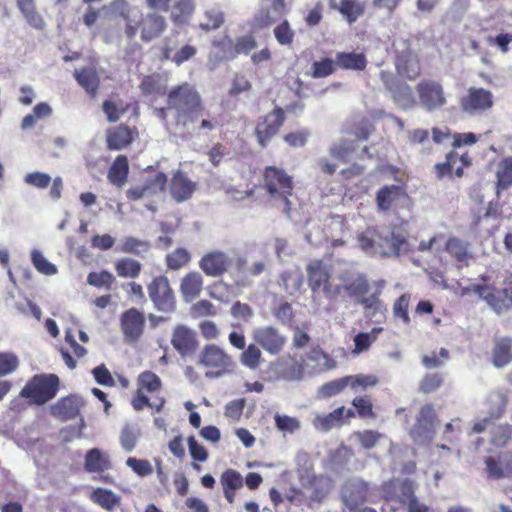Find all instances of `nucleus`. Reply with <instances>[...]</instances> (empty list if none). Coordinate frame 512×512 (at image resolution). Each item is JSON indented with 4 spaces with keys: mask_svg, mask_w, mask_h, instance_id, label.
I'll use <instances>...</instances> for the list:
<instances>
[{
    "mask_svg": "<svg viewBox=\"0 0 512 512\" xmlns=\"http://www.w3.org/2000/svg\"><path fill=\"white\" fill-rule=\"evenodd\" d=\"M263 188L267 194L273 198L284 202L285 211L289 213L291 210V202L289 198L293 195L294 181L284 169L277 166H266L262 173Z\"/></svg>",
    "mask_w": 512,
    "mask_h": 512,
    "instance_id": "3",
    "label": "nucleus"
},
{
    "mask_svg": "<svg viewBox=\"0 0 512 512\" xmlns=\"http://www.w3.org/2000/svg\"><path fill=\"white\" fill-rule=\"evenodd\" d=\"M19 358L12 352H0V377L12 374L19 367Z\"/></svg>",
    "mask_w": 512,
    "mask_h": 512,
    "instance_id": "58",
    "label": "nucleus"
},
{
    "mask_svg": "<svg viewBox=\"0 0 512 512\" xmlns=\"http://www.w3.org/2000/svg\"><path fill=\"white\" fill-rule=\"evenodd\" d=\"M335 61L330 58H323L312 64V76L314 78H324L334 73Z\"/></svg>",
    "mask_w": 512,
    "mask_h": 512,
    "instance_id": "63",
    "label": "nucleus"
},
{
    "mask_svg": "<svg viewBox=\"0 0 512 512\" xmlns=\"http://www.w3.org/2000/svg\"><path fill=\"white\" fill-rule=\"evenodd\" d=\"M193 0H177L171 14L174 23H183L194 12Z\"/></svg>",
    "mask_w": 512,
    "mask_h": 512,
    "instance_id": "49",
    "label": "nucleus"
},
{
    "mask_svg": "<svg viewBox=\"0 0 512 512\" xmlns=\"http://www.w3.org/2000/svg\"><path fill=\"white\" fill-rule=\"evenodd\" d=\"M149 248V244L146 241L139 240L135 237H126L121 245L120 251L123 253H129L134 255H140L142 252H146Z\"/></svg>",
    "mask_w": 512,
    "mask_h": 512,
    "instance_id": "60",
    "label": "nucleus"
},
{
    "mask_svg": "<svg viewBox=\"0 0 512 512\" xmlns=\"http://www.w3.org/2000/svg\"><path fill=\"white\" fill-rule=\"evenodd\" d=\"M147 292L156 310L164 313L174 312L177 305L176 295L167 276L154 277L147 285Z\"/></svg>",
    "mask_w": 512,
    "mask_h": 512,
    "instance_id": "8",
    "label": "nucleus"
},
{
    "mask_svg": "<svg viewBox=\"0 0 512 512\" xmlns=\"http://www.w3.org/2000/svg\"><path fill=\"white\" fill-rule=\"evenodd\" d=\"M352 405L355 407V414L362 419H373L376 414L373 410V403L368 396L355 397L352 400Z\"/></svg>",
    "mask_w": 512,
    "mask_h": 512,
    "instance_id": "53",
    "label": "nucleus"
},
{
    "mask_svg": "<svg viewBox=\"0 0 512 512\" xmlns=\"http://www.w3.org/2000/svg\"><path fill=\"white\" fill-rule=\"evenodd\" d=\"M344 289L349 296L360 298L369 292L370 284L366 276L358 275L356 278L346 283Z\"/></svg>",
    "mask_w": 512,
    "mask_h": 512,
    "instance_id": "50",
    "label": "nucleus"
},
{
    "mask_svg": "<svg viewBox=\"0 0 512 512\" xmlns=\"http://www.w3.org/2000/svg\"><path fill=\"white\" fill-rule=\"evenodd\" d=\"M488 479L499 480L512 477V451H501L484 458Z\"/></svg>",
    "mask_w": 512,
    "mask_h": 512,
    "instance_id": "18",
    "label": "nucleus"
},
{
    "mask_svg": "<svg viewBox=\"0 0 512 512\" xmlns=\"http://www.w3.org/2000/svg\"><path fill=\"white\" fill-rule=\"evenodd\" d=\"M73 76L90 98H95L97 96L100 87V77L94 67H82L80 69H75Z\"/></svg>",
    "mask_w": 512,
    "mask_h": 512,
    "instance_id": "28",
    "label": "nucleus"
},
{
    "mask_svg": "<svg viewBox=\"0 0 512 512\" xmlns=\"http://www.w3.org/2000/svg\"><path fill=\"white\" fill-rule=\"evenodd\" d=\"M88 284L97 287V288H106L110 290L113 283L115 282V277L109 271L102 270L100 272H90L87 276Z\"/></svg>",
    "mask_w": 512,
    "mask_h": 512,
    "instance_id": "55",
    "label": "nucleus"
},
{
    "mask_svg": "<svg viewBox=\"0 0 512 512\" xmlns=\"http://www.w3.org/2000/svg\"><path fill=\"white\" fill-rule=\"evenodd\" d=\"M307 284L314 294L322 293L333 299L340 293V286L331 283V268L323 260L315 259L306 266Z\"/></svg>",
    "mask_w": 512,
    "mask_h": 512,
    "instance_id": "5",
    "label": "nucleus"
},
{
    "mask_svg": "<svg viewBox=\"0 0 512 512\" xmlns=\"http://www.w3.org/2000/svg\"><path fill=\"white\" fill-rule=\"evenodd\" d=\"M257 344H249L240 355V362L243 366L255 370L263 361L262 352Z\"/></svg>",
    "mask_w": 512,
    "mask_h": 512,
    "instance_id": "44",
    "label": "nucleus"
},
{
    "mask_svg": "<svg viewBox=\"0 0 512 512\" xmlns=\"http://www.w3.org/2000/svg\"><path fill=\"white\" fill-rule=\"evenodd\" d=\"M512 440V426L499 425L491 431L490 443L496 448L505 447Z\"/></svg>",
    "mask_w": 512,
    "mask_h": 512,
    "instance_id": "51",
    "label": "nucleus"
},
{
    "mask_svg": "<svg viewBox=\"0 0 512 512\" xmlns=\"http://www.w3.org/2000/svg\"><path fill=\"white\" fill-rule=\"evenodd\" d=\"M376 227H368L357 236L358 245L365 253L376 255Z\"/></svg>",
    "mask_w": 512,
    "mask_h": 512,
    "instance_id": "52",
    "label": "nucleus"
},
{
    "mask_svg": "<svg viewBox=\"0 0 512 512\" xmlns=\"http://www.w3.org/2000/svg\"><path fill=\"white\" fill-rule=\"evenodd\" d=\"M383 328L375 327L369 333H358L354 337V353H361L370 348L371 344L376 341L380 332H382Z\"/></svg>",
    "mask_w": 512,
    "mask_h": 512,
    "instance_id": "48",
    "label": "nucleus"
},
{
    "mask_svg": "<svg viewBox=\"0 0 512 512\" xmlns=\"http://www.w3.org/2000/svg\"><path fill=\"white\" fill-rule=\"evenodd\" d=\"M203 289V277L197 271L187 273L180 282V293L186 302L199 297Z\"/></svg>",
    "mask_w": 512,
    "mask_h": 512,
    "instance_id": "29",
    "label": "nucleus"
},
{
    "mask_svg": "<svg viewBox=\"0 0 512 512\" xmlns=\"http://www.w3.org/2000/svg\"><path fill=\"white\" fill-rule=\"evenodd\" d=\"M443 384V377L439 373L426 374L419 383V391L430 394L439 389Z\"/></svg>",
    "mask_w": 512,
    "mask_h": 512,
    "instance_id": "59",
    "label": "nucleus"
},
{
    "mask_svg": "<svg viewBox=\"0 0 512 512\" xmlns=\"http://www.w3.org/2000/svg\"><path fill=\"white\" fill-rule=\"evenodd\" d=\"M198 264L206 276L218 278L229 271L232 265V258L224 251L211 250L201 257Z\"/></svg>",
    "mask_w": 512,
    "mask_h": 512,
    "instance_id": "13",
    "label": "nucleus"
},
{
    "mask_svg": "<svg viewBox=\"0 0 512 512\" xmlns=\"http://www.w3.org/2000/svg\"><path fill=\"white\" fill-rule=\"evenodd\" d=\"M356 416L352 409H345L344 406L334 409L325 415H318L314 420V426L323 431H329L334 427H341L351 418Z\"/></svg>",
    "mask_w": 512,
    "mask_h": 512,
    "instance_id": "25",
    "label": "nucleus"
},
{
    "mask_svg": "<svg viewBox=\"0 0 512 512\" xmlns=\"http://www.w3.org/2000/svg\"><path fill=\"white\" fill-rule=\"evenodd\" d=\"M376 255L380 257L399 256L407 245L405 236L394 231H384L376 228Z\"/></svg>",
    "mask_w": 512,
    "mask_h": 512,
    "instance_id": "16",
    "label": "nucleus"
},
{
    "mask_svg": "<svg viewBox=\"0 0 512 512\" xmlns=\"http://www.w3.org/2000/svg\"><path fill=\"white\" fill-rule=\"evenodd\" d=\"M220 482L225 499L230 504L234 503L236 491L243 486V478L241 474L234 469H227L222 473Z\"/></svg>",
    "mask_w": 512,
    "mask_h": 512,
    "instance_id": "33",
    "label": "nucleus"
},
{
    "mask_svg": "<svg viewBox=\"0 0 512 512\" xmlns=\"http://www.w3.org/2000/svg\"><path fill=\"white\" fill-rule=\"evenodd\" d=\"M393 47L397 74L410 81L416 80L421 75L422 69L419 57L412 50L410 42L401 38L394 41Z\"/></svg>",
    "mask_w": 512,
    "mask_h": 512,
    "instance_id": "6",
    "label": "nucleus"
},
{
    "mask_svg": "<svg viewBox=\"0 0 512 512\" xmlns=\"http://www.w3.org/2000/svg\"><path fill=\"white\" fill-rule=\"evenodd\" d=\"M141 270V263L133 258H121L115 263V271L121 278H137Z\"/></svg>",
    "mask_w": 512,
    "mask_h": 512,
    "instance_id": "41",
    "label": "nucleus"
},
{
    "mask_svg": "<svg viewBox=\"0 0 512 512\" xmlns=\"http://www.w3.org/2000/svg\"><path fill=\"white\" fill-rule=\"evenodd\" d=\"M377 376L372 374H357L344 376L323 384L320 393L323 397L329 398L343 392L350 387L354 392L365 391L378 384Z\"/></svg>",
    "mask_w": 512,
    "mask_h": 512,
    "instance_id": "7",
    "label": "nucleus"
},
{
    "mask_svg": "<svg viewBox=\"0 0 512 512\" xmlns=\"http://www.w3.org/2000/svg\"><path fill=\"white\" fill-rule=\"evenodd\" d=\"M84 468L88 473L101 474L112 468L110 456L99 448L88 450L84 458Z\"/></svg>",
    "mask_w": 512,
    "mask_h": 512,
    "instance_id": "27",
    "label": "nucleus"
},
{
    "mask_svg": "<svg viewBox=\"0 0 512 512\" xmlns=\"http://www.w3.org/2000/svg\"><path fill=\"white\" fill-rule=\"evenodd\" d=\"M215 45L222 51L224 59L233 60L239 55H249L257 47V40L253 34H245L234 41L226 37Z\"/></svg>",
    "mask_w": 512,
    "mask_h": 512,
    "instance_id": "14",
    "label": "nucleus"
},
{
    "mask_svg": "<svg viewBox=\"0 0 512 512\" xmlns=\"http://www.w3.org/2000/svg\"><path fill=\"white\" fill-rule=\"evenodd\" d=\"M90 500L107 511L114 510L121 503V497L106 488L94 489L90 495Z\"/></svg>",
    "mask_w": 512,
    "mask_h": 512,
    "instance_id": "38",
    "label": "nucleus"
},
{
    "mask_svg": "<svg viewBox=\"0 0 512 512\" xmlns=\"http://www.w3.org/2000/svg\"><path fill=\"white\" fill-rule=\"evenodd\" d=\"M126 465L140 477H146L153 473V467L147 459L129 457L126 460Z\"/></svg>",
    "mask_w": 512,
    "mask_h": 512,
    "instance_id": "64",
    "label": "nucleus"
},
{
    "mask_svg": "<svg viewBox=\"0 0 512 512\" xmlns=\"http://www.w3.org/2000/svg\"><path fill=\"white\" fill-rule=\"evenodd\" d=\"M495 186L498 194L512 186V157H504L498 163Z\"/></svg>",
    "mask_w": 512,
    "mask_h": 512,
    "instance_id": "39",
    "label": "nucleus"
},
{
    "mask_svg": "<svg viewBox=\"0 0 512 512\" xmlns=\"http://www.w3.org/2000/svg\"><path fill=\"white\" fill-rule=\"evenodd\" d=\"M84 404L85 402L80 396L70 394L59 398L51 405L50 414L63 422L73 420L80 416Z\"/></svg>",
    "mask_w": 512,
    "mask_h": 512,
    "instance_id": "21",
    "label": "nucleus"
},
{
    "mask_svg": "<svg viewBox=\"0 0 512 512\" xmlns=\"http://www.w3.org/2000/svg\"><path fill=\"white\" fill-rule=\"evenodd\" d=\"M436 413L431 404L424 405L417 416L416 423L410 430L414 442L422 443L431 439Z\"/></svg>",
    "mask_w": 512,
    "mask_h": 512,
    "instance_id": "22",
    "label": "nucleus"
},
{
    "mask_svg": "<svg viewBox=\"0 0 512 512\" xmlns=\"http://www.w3.org/2000/svg\"><path fill=\"white\" fill-rule=\"evenodd\" d=\"M335 64L343 70L363 71L367 66V59L363 53L338 52Z\"/></svg>",
    "mask_w": 512,
    "mask_h": 512,
    "instance_id": "36",
    "label": "nucleus"
},
{
    "mask_svg": "<svg viewBox=\"0 0 512 512\" xmlns=\"http://www.w3.org/2000/svg\"><path fill=\"white\" fill-rule=\"evenodd\" d=\"M404 195L402 187L385 185L376 193V204L379 210L388 211Z\"/></svg>",
    "mask_w": 512,
    "mask_h": 512,
    "instance_id": "34",
    "label": "nucleus"
},
{
    "mask_svg": "<svg viewBox=\"0 0 512 512\" xmlns=\"http://www.w3.org/2000/svg\"><path fill=\"white\" fill-rule=\"evenodd\" d=\"M129 175V161L126 155H118L108 169V181L119 188L123 187Z\"/></svg>",
    "mask_w": 512,
    "mask_h": 512,
    "instance_id": "31",
    "label": "nucleus"
},
{
    "mask_svg": "<svg viewBox=\"0 0 512 512\" xmlns=\"http://www.w3.org/2000/svg\"><path fill=\"white\" fill-rule=\"evenodd\" d=\"M253 339L271 355L281 353L287 343V337L273 326H264L254 330Z\"/></svg>",
    "mask_w": 512,
    "mask_h": 512,
    "instance_id": "15",
    "label": "nucleus"
},
{
    "mask_svg": "<svg viewBox=\"0 0 512 512\" xmlns=\"http://www.w3.org/2000/svg\"><path fill=\"white\" fill-rule=\"evenodd\" d=\"M60 389V379L54 373L36 374L20 391V396L31 404L42 406L54 399Z\"/></svg>",
    "mask_w": 512,
    "mask_h": 512,
    "instance_id": "2",
    "label": "nucleus"
},
{
    "mask_svg": "<svg viewBox=\"0 0 512 512\" xmlns=\"http://www.w3.org/2000/svg\"><path fill=\"white\" fill-rule=\"evenodd\" d=\"M196 190V183L188 178L182 171L173 174L170 183V194L172 198L180 203L192 197Z\"/></svg>",
    "mask_w": 512,
    "mask_h": 512,
    "instance_id": "26",
    "label": "nucleus"
},
{
    "mask_svg": "<svg viewBox=\"0 0 512 512\" xmlns=\"http://www.w3.org/2000/svg\"><path fill=\"white\" fill-rule=\"evenodd\" d=\"M131 404L136 411H141L145 407H150L159 412L161 411L165 404V399L160 397L156 398L153 402H151L147 395L141 391V389H137L136 393L134 394L131 400Z\"/></svg>",
    "mask_w": 512,
    "mask_h": 512,
    "instance_id": "46",
    "label": "nucleus"
},
{
    "mask_svg": "<svg viewBox=\"0 0 512 512\" xmlns=\"http://www.w3.org/2000/svg\"><path fill=\"white\" fill-rule=\"evenodd\" d=\"M512 362V339L508 337L495 341L492 350V363L497 368H502Z\"/></svg>",
    "mask_w": 512,
    "mask_h": 512,
    "instance_id": "35",
    "label": "nucleus"
},
{
    "mask_svg": "<svg viewBox=\"0 0 512 512\" xmlns=\"http://www.w3.org/2000/svg\"><path fill=\"white\" fill-rule=\"evenodd\" d=\"M137 385L138 389H141L144 393H154L162 388V382L159 376L149 370L139 374Z\"/></svg>",
    "mask_w": 512,
    "mask_h": 512,
    "instance_id": "45",
    "label": "nucleus"
},
{
    "mask_svg": "<svg viewBox=\"0 0 512 512\" xmlns=\"http://www.w3.org/2000/svg\"><path fill=\"white\" fill-rule=\"evenodd\" d=\"M31 260L35 269L44 275H54L57 273V267L50 263L45 256L38 250L31 252Z\"/></svg>",
    "mask_w": 512,
    "mask_h": 512,
    "instance_id": "57",
    "label": "nucleus"
},
{
    "mask_svg": "<svg viewBox=\"0 0 512 512\" xmlns=\"http://www.w3.org/2000/svg\"><path fill=\"white\" fill-rule=\"evenodd\" d=\"M444 252L457 269L468 267L474 258L470 243L456 236L448 238Z\"/></svg>",
    "mask_w": 512,
    "mask_h": 512,
    "instance_id": "19",
    "label": "nucleus"
},
{
    "mask_svg": "<svg viewBox=\"0 0 512 512\" xmlns=\"http://www.w3.org/2000/svg\"><path fill=\"white\" fill-rule=\"evenodd\" d=\"M170 343L182 358L194 355L199 348L197 333L184 324L174 327Z\"/></svg>",
    "mask_w": 512,
    "mask_h": 512,
    "instance_id": "12",
    "label": "nucleus"
},
{
    "mask_svg": "<svg viewBox=\"0 0 512 512\" xmlns=\"http://www.w3.org/2000/svg\"><path fill=\"white\" fill-rule=\"evenodd\" d=\"M273 35L280 46L291 48L296 37V32L292 28L289 20L285 18L274 27Z\"/></svg>",
    "mask_w": 512,
    "mask_h": 512,
    "instance_id": "40",
    "label": "nucleus"
},
{
    "mask_svg": "<svg viewBox=\"0 0 512 512\" xmlns=\"http://www.w3.org/2000/svg\"><path fill=\"white\" fill-rule=\"evenodd\" d=\"M390 94L395 102L401 104L408 103L413 99L411 87L401 80L391 89Z\"/></svg>",
    "mask_w": 512,
    "mask_h": 512,
    "instance_id": "62",
    "label": "nucleus"
},
{
    "mask_svg": "<svg viewBox=\"0 0 512 512\" xmlns=\"http://www.w3.org/2000/svg\"><path fill=\"white\" fill-rule=\"evenodd\" d=\"M165 260L169 270L177 271L185 267L191 261V254L187 249L179 247L168 253Z\"/></svg>",
    "mask_w": 512,
    "mask_h": 512,
    "instance_id": "43",
    "label": "nucleus"
},
{
    "mask_svg": "<svg viewBox=\"0 0 512 512\" xmlns=\"http://www.w3.org/2000/svg\"><path fill=\"white\" fill-rule=\"evenodd\" d=\"M138 129L121 123L106 131V147L110 151L123 150L138 138Z\"/></svg>",
    "mask_w": 512,
    "mask_h": 512,
    "instance_id": "20",
    "label": "nucleus"
},
{
    "mask_svg": "<svg viewBox=\"0 0 512 512\" xmlns=\"http://www.w3.org/2000/svg\"><path fill=\"white\" fill-rule=\"evenodd\" d=\"M197 364L206 370V377L217 378L229 374L235 367L232 356L216 344H206L198 354Z\"/></svg>",
    "mask_w": 512,
    "mask_h": 512,
    "instance_id": "4",
    "label": "nucleus"
},
{
    "mask_svg": "<svg viewBox=\"0 0 512 512\" xmlns=\"http://www.w3.org/2000/svg\"><path fill=\"white\" fill-rule=\"evenodd\" d=\"M400 502L408 512H430L429 506L420 502L415 495V483L411 480L406 479L402 482Z\"/></svg>",
    "mask_w": 512,
    "mask_h": 512,
    "instance_id": "30",
    "label": "nucleus"
},
{
    "mask_svg": "<svg viewBox=\"0 0 512 512\" xmlns=\"http://www.w3.org/2000/svg\"><path fill=\"white\" fill-rule=\"evenodd\" d=\"M354 437L359 441L362 448L372 449L382 438V434L375 430H364L354 432Z\"/></svg>",
    "mask_w": 512,
    "mask_h": 512,
    "instance_id": "61",
    "label": "nucleus"
},
{
    "mask_svg": "<svg viewBox=\"0 0 512 512\" xmlns=\"http://www.w3.org/2000/svg\"><path fill=\"white\" fill-rule=\"evenodd\" d=\"M16 5L29 26L39 31L45 29V20L37 11L35 0H16Z\"/></svg>",
    "mask_w": 512,
    "mask_h": 512,
    "instance_id": "32",
    "label": "nucleus"
},
{
    "mask_svg": "<svg viewBox=\"0 0 512 512\" xmlns=\"http://www.w3.org/2000/svg\"><path fill=\"white\" fill-rule=\"evenodd\" d=\"M178 35V32H173L164 39L163 46L161 47V60H170L177 66H180L197 54V48L194 45L185 44L173 53L174 48L179 44Z\"/></svg>",
    "mask_w": 512,
    "mask_h": 512,
    "instance_id": "17",
    "label": "nucleus"
},
{
    "mask_svg": "<svg viewBox=\"0 0 512 512\" xmlns=\"http://www.w3.org/2000/svg\"><path fill=\"white\" fill-rule=\"evenodd\" d=\"M121 329L125 339L137 341L143 334L145 327V316L136 308H130L121 315Z\"/></svg>",
    "mask_w": 512,
    "mask_h": 512,
    "instance_id": "23",
    "label": "nucleus"
},
{
    "mask_svg": "<svg viewBox=\"0 0 512 512\" xmlns=\"http://www.w3.org/2000/svg\"><path fill=\"white\" fill-rule=\"evenodd\" d=\"M286 120L285 110L275 106L272 111L261 117L255 126L254 133L261 148H266L276 136Z\"/></svg>",
    "mask_w": 512,
    "mask_h": 512,
    "instance_id": "9",
    "label": "nucleus"
},
{
    "mask_svg": "<svg viewBox=\"0 0 512 512\" xmlns=\"http://www.w3.org/2000/svg\"><path fill=\"white\" fill-rule=\"evenodd\" d=\"M166 28L165 18L156 13H148L139 21L140 38L146 43L160 37Z\"/></svg>",
    "mask_w": 512,
    "mask_h": 512,
    "instance_id": "24",
    "label": "nucleus"
},
{
    "mask_svg": "<svg viewBox=\"0 0 512 512\" xmlns=\"http://www.w3.org/2000/svg\"><path fill=\"white\" fill-rule=\"evenodd\" d=\"M366 11L364 0H339V13L349 23H355Z\"/></svg>",
    "mask_w": 512,
    "mask_h": 512,
    "instance_id": "37",
    "label": "nucleus"
},
{
    "mask_svg": "<svg viewBox=\"0 0 512 512\" xmlns=\"http://www.w3.org/2000/svg\"><path fill=\"white\" fill-rule=\"evenodd\" d=\"M410 294L404 293L400 295L393 304V315L396 318H399L403 321L404 324H410V316H409V304H410Z\"/></svg>",
    "mask_w": 512,
    "mask_h": 512,
    "instance_id": "56",
    "label": "nucleus"
},
{
    "mask_svg": "<svg viewBox=\"0 0 512 512\" xmlns=\"http://www.w3.org/2000/svg\"><path fill=\"white\" fill-rule=\"evenodd\" d=\"M274 421H275V427L284 433H290L293 434L294 432L298 431L301 427L300 421L296 417L288 416V415H282L279 413H276L274 415Z\"/></svg>",
    "mask_w": 512,
    "mask_h": 512,
    "instance_id": "54",
    "label": "nucleus"
},
{
    "mask_svg": "<svg viewBox=\"0 0 512 512\" xmlns=\"http://www.w3.org/2000/svg\"><path fill=\"white\" fill-rule=\"evenodd\" d=\"M459 104L461 110L469 115L483 114L494 106V95L483 87H470Z\"/></svg>",
    "mask_w": 512,
    "mask_h": 512,
    "instance_id": "10",
    "label": "nucleus"
},
{
    "mask_svg": "<svg viewBox=\"0 0 512 512\" xmlns=\"http://www.w3.org/2000/svg\"><path fill=\"white\" fill-rule=\"evenodd\" d=\"M166 103L167 109L174 112L177 124L198 131H213L216 128L215 118L193 84L183 82L172 87L167 93Z\"/></svg>",
    "mask_w": 512,
    "mask_h": 512,
    "instance_id": "1",
    "label": "nucleus"
},
{
    "mask_svg": "<svg viewBox=\"0 0 512 512\" xmlns=\"http://www.w3.org/2000/svg\"><path fill=\"white\" fill-rule=\"evenodd\" d=\"M139 436L140 429L137 427V425L130 423L125 424L119 436V442L121 447L126 452H131L132 450L135 449Z\"/></svg>",
    "mask_w": 512,
    "mask_h": 512,
    "instance_id": "42",
    "label": "nucleus"
},
{
    "mask_svg": "<svg viewBox=\"0 0 512 512\" xmlns=\"http://www.w3.org/2000/svg\"><path fill=\"white\" fill-rule=\"evenodd\" d=\"M458 163V153L454 150L446 154V160L434 166V172L438 179L444 177L452 178L455 174L454 168Z\"/></svg>",
    "mask_w": 512,
    "mask_h": 512,
    "instance_id": "47",
    "label": "nucleus"
},
{
    "mask_svg": "<svg viewBox=\"0 0 512 512\" xmlns=\"http://www.w3.org/2000/svg\"><path fill=\"white\" fill-rule=\"evenodd\" d=\"M421 105L434 111L446 105L447 99L442 84L434 80H422L416 86Z\"/></svg>",
    "mask_w": 512,
    "mask_h": 512,
    "instance_id": "11",
    "label": "nucleus"
}]
</instances>
